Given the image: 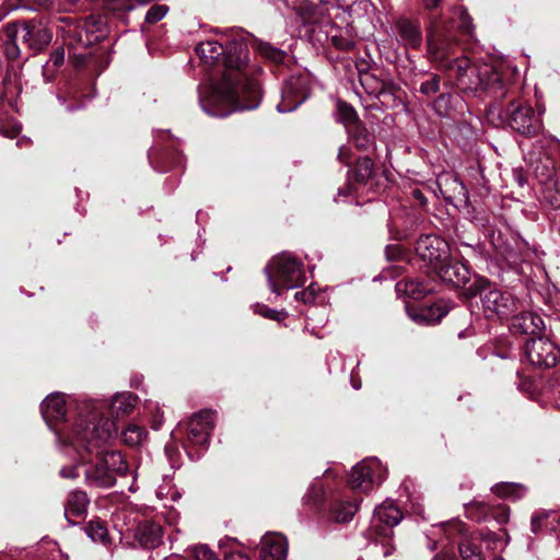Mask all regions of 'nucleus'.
I'll return each mask as SVG.
<instances>
[{
	"mask_svg": "<svg viewBox=\"0 0 560 560\" xmlns=\"http://www.w3.org/2000/svg\"><path fill=\"white\" fill-rule=\"evenodd\" d=\"M457 21L445 16L433 18L427 28V57L436 69L460 92L478 94L488 92L501 100L508 94V85L502 73L491 65H476L466 56L454 57V28L470 33L471 19L464 9H455Z\"/></svg>",
	"mask_w": 560,
	"mask_h": 560,
	"instance_id": "f03ea898",
	"label": "nucleus"
},
{
	"mask_svg": "<svg viewBox=\"0 0 560 560\" xmlns=\"http://www.w3.org/2000/svg\"><path fill=\"white\" fill-rule=\"evenodd\" d=\"M365 91L374 95L383 106L394 107L397 105V86L393 82L381 81L373 74L365 73L360 78Z\"/></svg>",
	"mask_w": 560,
	"mask_h": 560,
	"instance_id": "4468645a",
	"label": "nucleus"
},
{
	"mask_svg": "<svg viewBox=\"0 0 560 560\" xmlns=\"http://www.w3.org/2000/svg\"><path fill=\"white\" fill-rule=\"evenodd\" d=\"M167 11H168V8L166 5L154 4L148 10V12L145 14V21L148 23H156L165 16Z\"/></svg>",
	"mask_w": 560,
	"mask_h": 560,
	"instance_id": "58836bf2",
	"label": "nucleus"
},
{
	"mask_svg": "<svg viewBox=\"0 0 560 560\" xmlns=\"http://www.w3.org/2000/svg\"><path fill=\"white\" fill-rule=\"evenodd\" d=\"M439 276L443 281L460 287L468 282L470 272L465 264L460 261H450L440 267Z\"/></svg>",
	"mask_w": 560,
	"mask_h": 560,
	"instance_id": "aec40b11",
	"label": "nucleus"
},
{
	"mask_svg": "<svg viewBox=\"0 0 560 560\" xmlns=\"http://www.w3.org/2000/svg\"><path fill=\"white\" fill-rule=\"evenodd\" d=\"M253 311L254 313L259 314L262 317L273 319L277 322L282 320L285 317V313L269 308L267 305L260 303L254 304Z\"/></svg>",
	"mask_w": 560,
	"mask_h": 560,
	"instance_id": "4c0bfd02",
	"label": "nucleus"
},
{
	"mask_svg": "<svg viewBox=\"0 0 560 560\" xmlns=\"http://www.w3.org/2000/svg\"><path fill=\"white\" fill-rule=\"evenodd\" d=\"M479 296L482 312L489 319L508 318L517 310V301L510 292L501 291L490 284L480 287Z\"/></svg>",
	"mask_w": 560,
	"mask_h": 560,
	"instance_id": "0eeeda50",
	"label": "nucleus"
},
{
	"mask_svg": "<svg viewBox=\"0 0 560 560\" xmlns=\"http://www.w3.org/2000/svg\"><path fill=\"white\" fill-rule=\"evenodd\" d=\"M308 79L305 75H291L285 80L281 90V101L277 104L279 113H290L296 109L308 96Z\"/></svg>",
	"mask_w": 560,
	"mask_h": 560,
	"instance_id": "9d476101",
	"label": "nucleus"
},
{
	"mask_svg": "<svg viewBox=\"0 0 560 560\" xmlns=\"http://www.w3.org/2000/svg\"><path fill=\"white\" fill-rule=\"evenodd\" d=\"M544 110V108L538 107L536 114L530 105L513 98L506 106L498 103L491 104L488 109V117L492 121L497 119L499 125L508 126L521 136L534 137L542 129L540 116Z\"/></svg>",
	"mask_w": 560,
	"mask_h": 560,
	"instance_id": "20e7f679",
	"label": "nucleus"
},
{
	"mask_svg": "<svg viewBox=\"0 0 560 560\" xmlns=\"http://www.w3.org/2000/svg\"><path fill=\"white\" fill-rule=\"evenodd\" d=\"M418 256L429 264L443 261L447 256V244L444 240L434 234L421 235L415 246Z\"/></svg>",
	"mask_w": 560,
	"mask_h": 560,
	"instance_id": "f8f14e48",
	"label": "nucleus"
},
{
	"mask_svg": "<svg viewBox=\"0 0 560 560\" xmlns=\"http://www.w3.org/2000/svg\"><path fill=\"white\" fill-rule=\"evenodd\" d=\"M255 50L260 54L264 58L275 62L281 63L285 58V52L270 43L255 39L254 40Z\"/></svg>",
	"mask_w": 560,
	"mask_h": 560,
	"instance_id": "cd10ccee",
	"label": "nucleus"
},
{
	"mask_svg": "<svg viewBox=\"0 0 560 560\" xmlns=\"http://www.w3.org/2000/svg\"><path fill=\"white\" fill-rule=\"evenodd\" d=\"M5 35L19 38L33 54L43 51L52 39L51 31L42 19L10 23Z\"/></svg>",
	"mask_w": 560,
	"mask_h": 560,
	"instance_id": "423d86ee",
	"label": "nucleus"
},
{
	"mask_svg": "<svg viewBox=\"0 0 560 560\" xmlns=\"http://www.w3.org/2000/svg\"><path fill=\"white\" fill-rule=\"evenodd\" d=\"M459 553L463 560H485L479 547L469 540L459 544Z\"/></svg>",
	"mask_w": 560,
	"mask_h": 560,
	"instance_id": "f704fd0d",
	"label": "nucleus"
},
{
	"mask_svg": "<svg viewBox=\"0 0 560 560\" xmlns=\"http://www.w3.org/2000/svg\"><path fill=\"white\" fill-rule=\"evenodd\" d=\"M492 491L501 498L516 501L526 494L527 489L521 483L503 482L493 486Z\"/></svg>",
	"mask_w": 560,
	"mask_h": 560,
	"instance_id": "bb28decb",
	"label": "nucleus"
},
{
	"mask_svg": "<svg viewBox=\"0 0 560 560\" xmlns=\"http://www.w3.org/2000/svg\"><path fill=\"white\" fill-rule=\"evenodd\" d=\"M545 327L544 320L537 313L522 312L512 318L511 329L523 335H536Z\"/></svg>",
	"mask_w": 560,
	"mask_h": 560,
	"instance_id": "6ab92c4d",
	"label": "nucleus"
},
{
	"mask_svg": "<svg viewBox=\"0 0 560 560\" xmlns=\"http://www.w3.org/2000/svg\"><path fill=\"white\" fill-rule=\"evenodd\" d=\"M288 553V540L278 533H270L262 537L260 542V557L262 560H284Z\"/></svg>",
	"mask_w": 560,
	"mask_h": 560,
	"instance_id": "f3484780",
	"label": "nucleus"
},
{
	"mask_svg": "<svg viewBox=\"0 0 560 560\" xmlns=\"http://www.w3.org/2000/svg\"><path fill=\"white\" fill-rule=\"evenodd\" d=\"M264 272L269 289L276 294L298 288L305 281L303 262L289 253L275 256L265 267Z\"/></svg>",
	"mask_w": 560,
	"mask_h": 560,
	"instance_id": "39448f33",
	"label": "nucleus"
},
{
	"mask_svg": "<svg viewBox=\"0 0 560 560\" xmlns=\"http://www.w3.org/2000/svg\"><path fill=\"white\" fill-rule=\"evenodd\" d=\"M18 7V0H0V20Z\"/></svg>",
	"mask_w": 560,
	"mask_h": 560,
	"instance_id": "49530a36",
	"label": "nucleus"
},
{
	"mask_svg": "<svg viewBox=\"0 0 560 560\" xmlns=\"http://www.w3.org/2000/svg\"><path fill=\"white\" fill-rule=\"evenodd\" d=\"M406 308L408 316L420 325H433L439 323L450 310L446 303L442 301L419 308H412L407 305Z\"/></svg>",
	"mask_w": 560,
	"mask_h": 560,
	"instance_id": "dca6fc26",
	"label": "nucleus"
},
{
	"mask_svg": "<svg viewBox=\"0 0 560 560\" xmlns=\"http://www.w3.org/2000/svg\"><path fill=\"white\" fill-rule=\"evenodd\" d=\"M441 77L439 74H430L429 79L420 84L419 91L421 94L430 97L440 92Z\"/></svg>",
	"mask_w": 560,
	"mask_h": 560,
	"instance_id": "c9c22d12",
	"label": "nucleus"
},
{
	"mask_svg": "<svg viewBox=\"0 0 560 560\" xmlns=\"http://www.w3.org/2000/svg\"><path fill=\"white\" fill-rule=\"evenodd\" d=\"M412 196L413 198L419 201L420 205H425L427 203V198L424 197L423 192L419 189H415L412 191Z\"/></svg>",
	"mask_w": 560,
	"mask_h": 560,
	"instance_id": "3c124183",
	"label": "nucleus"
},
{
	"mask_svg": "<svg viewBox=\"0 0 560 560\" xmlns=\"http://www.w3.org/2000/svg\"><path fill=\"white\" fill-rule=\"evenodd\" d=\"M442 0H422L424 7L427 9H434L436 8L440 3H441Z\"/></svg>",
	"mask_w": 560,
	"mask_h": 560,
	"instance_id": "6e6d98bb",
	"label": "nucleus"
},
{
	"mask_svg": "<svg viewBox=\"0 0 560 560\" xmlns=\"http://www.w3.org/2000/svg\"><path fill=\"white\" fill-rule=\"evenodd\" d=\"M368 141H369V140H368V137H366V135L364 133V135H362V136H359V137L355 139V144H357V147H358V148H362V149H363V148H365V147H366Z\"/></svg>",
	"mask_w": 560,
	"mask_h": 560,
	"instance_id": "603ef678",
	"label": "nucleus"
},
{
	"mask_svg": "<svg viewBox=\"0 0 560 560\" xmlns=\"http://www.w3.org/2000/svg\"><path fill=\"white\" fill-rule=\"evenodd\" d=\"M534 173L542 187L555 183L556 178L560 177L556 172L555 163L549 159L538 162L534 168Z\"/></svg>",
	"mask_w": 560,
	"mask_h": 560,
	"instance_id": "a878e982",
	"label": "nucleus"
},
{
	"mask_svg": "<svg viewBox=\"0 0 560 560\" xmlns=\"http://www.w3.org/2000/svg\"><path fill=\"white\" fill-rule=\"evenodd\" d=\"M358 510L354 501H341L334 506L332 517L337 523H347L352 520Z\"/></svg>",
	"mask_w": 560,
	"mask_h": 560,
	"instance_id": "c756f323",
	"label": "nucleus"
},
{
	"mask_svg": "<svg viewBox=\"0 0 560 560\" xmlns=\"http://www.w3.org/2000/svg\"><path fill=\"white\" fill-rule=\"evenodd\" d=\"M351 384H352V387L354 389H360L361 388V381L357 380L353 375V373L351 374Z\"/></svg>",
	"mask_w": 560,
	"mask_h": 560,
	"instance_id": "bf43d9fd",
	"label": "nucleus"
},
{
	"mask_svg": "<svg viewBox=\"0 0 560 560\" xmlns=\"http://www.w3.org/2000/svg\"><path fill=\"white\" fill-rule=\"evenodd\" d=\"M79 466L78 465H72V466H69V467H62L60 469V476L62 478H69V479H74L77 477H79Z\"/></svg>",
	"mask_w": 560,
	"mask_h": 560,
	"instance_id": "de8ad7c7",
	"label": "nucleus"
},
{
	"mask_svg": "<svg viewBox=\"0 0 560 560\" xmlns=\"http://www.w3.org/2000/svg\"><path fill=\"white\" fill-rule=\"evenodd\" d=\"M58 100H59L60 104H62V105H65V104H66V100H65V97H62V96H58Z\"/></svg>",
	"mask_w": 560,
	"mask_h": 560,
	"instance_id": "680f3d73",
	"label": "nucleus"
},
{
	"mask_svg": "<svg viewBox=\"0 0 560 560\" xmlns=\"http://www.w3.org/2000/svg\"><path fill=\"white\" fill-rule=\"evenodd\" d=\"M351 190V185L350 184H347L345 187L342 188H339L338 190V195L341 196V195H348Z\"/></svg>",
	"mask_w": 560,
	"mask_h": 560,
	"instance_id": "13d9d810",
	"label": "nucleus"
},
{
	"mask_svg": "<svg viewBox=\"0 0 560 560\" xmlns=\"http://www.w3.org/2000/svg\"><path fill=\"white\" fill-rule=\"evenodd\" d=\"M21 131V126L14 125L10 131H5L4 135L9 138L16 137Z\"/></svg>",
	"mask_w": 560,
	"mask_h": 560,
	"instance_id": "864d4df0",
	"label": "nucleus"
},
{
	"mask_svg": "<svg viewBox=\"0 0 560 560\" xmlns=\"http://www.w3.org/2000/svg\"><path fill=\"white\" fill-rule=\"evenodd\" d=\"M330 42L336 48L341 50H350L354 47V42L342 35H332Z\"/></svg>",
	"mask_w": 560,
	"mask_h": 560,
	"instance_id": "a19ab883",
	"label": "nucleus"
},
{
	"mask_svg": "<svg viewBox=\"0 0 560 560\" xmlns=\"http://www.w3.org/2000/svg\"><path fill=\"white\" fill-rule=\"evenodd\" d=\"M402 520L400 510L393 501H385L374 509L370 530L377 536L388 537L394 526Z\"/></svg>",
	"mask_w": 560,
	"mask_h": 560,
	"instance_id": "9b49d317",
	"label": "nucleus"
},
{
	"mask_svg": "<svg viewBox=\"0 0 560 560\" xmlns=\"http://www.w3.org/2000/svg\"><path fill=\"white\" fill-rule=\"evenodd\" d=\"M194 557L196 560H218L215 553L206 545L195 547Z\"/></svg>",
	"mask_w": 560,
	"mask_h": 560,
	"instance_id": "79ce46f5",
	"label": "nucleus"
},
{
	"mask_svg": "<svg viewBox=\"0 0 560 560\" xmlns=\"http://www.w3.org/2000/svg\"><path fill=\"white\" fill-rule=\"evenodd\" d=\"M548 517V513L545 512H537L533 514L530 520V527L533 533H538L540 528L542 527V523Z\"/></svg>",
	"mask_w": 560,
	"mask_h": 560,
	"instance_id": "c03bdc74",
	"label": "nucleus"
},
{
	"mask_svg": "<svg viewBox=\"0 0 560 560\" xmlns=\"http://www.w3.org/2000/svg\"><path fill=\"white\" fill-rule=\"evenodd\" d=\"M527 361L540 369L553 368L560 360V349L548 338H530L524 346Z\"/></svg>",
	"mask_w": 560,
	"mask_h": 560,
	"instance_id": "6e6552de",
	"label": "nucleus"
},
{
	"mask_svg": "<svg viewBox=\"0 0 560 560\" xmlns=\"http://www.w3.org/2000/svg\"><path fill=\"white\" fill-rule=\"evenodd\" d=\"M396 31L406 47L419 48L421 46L422 34L419 24L401 19L396 23Z\"/></svg>",
	"mask_w": 560,
	"mask_h": 560,
	"instance_id": "4be33fe9",
	"label": "nucleus"
},
{
	"mask_svg": "<svg viewBox=\"0 0 560 560\" xmlns=\"http://www.w3.org/2000/svg\"><path fill=\"white\" fill-rule=\"evenodd\" d=\"M147 435L145 429L136 423L128 424L121 432L124 443L132 447L141 445L145 441Z\"/></svg>",
	"mask_w": 560,
	"mask_h": 560,
	"instance_id": "c85d7f7f",
	"label": "nucleus"
},
{
	"mask_svg": "<svg viewBox=\"0 0 560 560\" xmlns=\"http://www.w3.org/2000/svg\"><path fill=\"white\" fill-rule=\"evenodd\" d=\"M137 397L131 393L117 394L112 398L109 409L113 416L119 418L132 411Z\"/></svg>",
	"mask_w": 560,
	"mask_h": 560,
	"instance_id": "b1692460",
	"label": "nucleus"
},
{
	"mask_svg": "<svg viewBox=\"0 0 560 560\" xmlns=\"http://www.w3.org/2000/svg\"><path fill=\"white\" fill-rule=\"evenodd\" d=\"M230 560H248V558H246L244 556H237L236 558H232Z\"/></svg>",
	"mask_w": 560,
	"mask_h": 560,
	"instance_id": "052dcab7",
	"label": "nucleus"
},
{
	"mask_svg": "<svg viewBox=\"0 0 560 560\" xmlns=\"http://www.w3.org/2000/svg\"><path fill=\"white\" fill-rule=\"evenodd\" d=\"M324 497V490L322 486L316 483L312 485L303 500L305 504H317Z\"/></svg>",
	"mask_w": 560,
	"mask_h": 560,
	"instance_id": "ea45409f",
	"label": "nucleus"
},
{
	"mask_svg": "<svg viewBox=\"0 0 560 560\" xmlns=\"http://www.w3.org/2000/svg\"><path fill=\"white\" fill-rule=\"evenodd\" d=\"M386 478V469L377 458H368L355 465L350 474L349 483L352 489L368 491L373 485Z\"/></svg>",
	"mask_w": 560,
	"mask_h": 560,
	"instance_id": "1a4fd4ad",
	"label": "nucleus"
},
{
	"mask_svg": "<svg viewBox=\"0 0 560 560\" xmlns=\"http://www.w3.org/2000/svg\"><path fill=\"white\" fill-rule=\"evenodd\" d=\"M493 517L498 523L504 524L509 521L510 511L505 505H499L495 510H493Z\"/></svg>",
	"mask_w": 560,
	"mask_h": 560,
	"instance_id": "a18cd8bd",
	"label": "nucleus"
},
{
	"mask_svg": "<svg viewBox=\"0 0 560 560\" xmlns=\"http://www.w3.org/2000/svg\"><path fill=\"white\" fill-rule=\"evenodd\" d=\"M63 36L66 44L73 49L86 48L101 37V35L90 30L88 22L68 24L63 30Z\"/></svg>",
	"mask_w": 560,
	"mask_h": 560,
	"instance_id": "2eb2a0df",
	"label": "nucleus"
},
{
	"mask_svg": "<svg viewBox=\"0 0 560 560\" xmlns=\"http://www.w3.org/2000/svg\"><path fill=\"white\" fill-rule=\"evenodd\" d=\"M382 550H383L384 557H388L393 553L394 547L389 542H385L382 545Z\"/></svg>",
	"mask_w": 560,
	"mask_h": 560,
	"instance_id": "5fc2aeb1",
	"label": "nucleus"
},
{
	"mask_svg": "<svg viewBox=\"0 0 560 560\" xmlns=\"http://www.w3.org/2000/svg\"><path fill=\"white\" fill-rule=\"evenodd\" d=\"M127 10H132V5L126 7Z\"/></svg>",
	"mask_w": 560,
	"mask_h": 560,
	"instance_id": "338daca9",
	"label": "nucleus"
},
{
	"mask_svg": "<svg viewBox=\"0 0 560 560\" xmlns=\"http://www.w3.org/2000/svg\"><path fill=\"white\" fill-rule=\"evenodd\" d=\"M469 295H475L476 292H471V288H468Z\"/></svg>",
	"mask_w": 560,
	"mask_h": 560,
	"instance_id": "0e129e2a",
	"label": "nucleus"
},
{
	"mask_svg": "<svg viewBox=\"0 0 560 560\" xmlns=\"http://www.w3.org/2000/svg\"><path fill=\"white\" fill-rule=\"evenodd\" d=\"M136 538L147 549H154L162 542V527L153 522L145 521L137 527Z\"/></svg>",
	"mask_w": 560,
	"mask_h": 560,
	"instance_id": "412c9836",
	"label": "nucleus"
},
{
	"mask_svg": "<svg viewBox=\"0 0 560 560\" xmlns=\"http://www.w3.org/2000/svg\"><path fill=\"white\" fill-rule=\"evenodd\" d=\"M63 61H65V51H63V49H56L51 54L50 59H49V62H51L56 68H58L61 65H63Z\"/></svg>",
	"mask_w": 560,
	"mask_h": 560,
	"instance_id": "09e8293b",
	"label": "nucleus"
},
{
	"mask_svg": "<svg viewBox=\"0 0 560 560\" xmlns=\"http://www.w3.org/2000/svg\"><path fill=\"white\" fill-rule=\"evenodd\" d=\"M19 43H21L19 38H15L13 36H7L3 49L7 58L11 61H14L21 57V49L19 47Z\"/></svg>",
	"mask_w": 560,
	"mask_h": 560,
	"instance_id": "e433bc0d",
	"label": "nucleus"
},
{
	"mask_svg": "<svg viewBox=\"0 0 560 560\" xmlns=\"http://www.w3.org/2000/svg\"><path fill=\"white\" fill-rule=\"evenodd\" d=\"M294 298L296 301H301L305 304L312 303L315 300V291L313 285H310L306 290L296 292Z\"/></svg>",
	"mask_w": 560,
	"mask_h": 560,
	"instance_id": "37998d69",
	"label": "nucleus"
},
{
	"mask_svg": "<svg viewBox=\"0 0 560 560\" xmlns=\"http://www.w3.org/2000/svg\"><path fill=\"white\" fill-rule=\"evenodd\" d=\"M433 560H442L440 556L434 557Z\"/></svg>",
	"mask_w": 560,
	"mask_h": 560,
	"instance_id": "69168bd1",
	"label": "nucleus"
},
{
	"mask_svg": "<svg viewBox=\"0 0 560 560\" xmlns=\"http://www.w3.org/2000/svg\"><path fill=\"white\" fill-rule=\"evenodd\" d=\"M542 200L553 209H560V177L541 190Z\"/></svg>",
	"mask_w": 560,
	"mask_h": 560,
	"instance_id": "7c9ffc66",
	"label": "nucleus"
},
{
	"mask_svg": "<svg viewBox=\"0 0 560 560\" xmlns=\"http://www.w3.org/2000/svg\"><path fill=\"white\" fill-rule=\"evenodd\" d=\"M103 404L85 402L80 408L75 423L68 430L54 428L67 455H77L80 464L95 454V463L85 468V481L90 486L110 488L117 476H125L128 464L119 451L108 448L117 435L114 421L102 416Z\"/></svg>",
	"mask_w": 560,
	"mask_h": 560,
	"instance_id": "f257e3e1",
	"label": "nucleus"
},
{
	"mask_svg": "<svg viewBox=\"0 0 560 560\" xmlns=\"http://www.w3.org/2000/svg\"><path fill=\"white\" fill-rule=\"evenodd\" d=\"M75 108H77V107H73V106H67V110H68V112H73V110H75Z\"/></svg>",
	"mask_w": 560,
	"mask_h": 560,
	"instance_id": "e2e57ef3",
	"label": "nucleus"
},
{
	"mask_svg": "<svg viewBox=\"0 0 560 560\" xmlns=\"http://www.w3.org/2000/svg\"><path fill=\"white\" fill-rule=\"evenodd\" d=\"M213 429V413L202 410L195 413L188 422V441L195 446L207 447Z\"/></svg>",
	"mask_w": 560,
	"mask_h": 560,
	"instance_id": "ddd939ff",
	"label": "nucleus"
},
{
	"mask_svg": "<svg viewBox=\"0 0 560 560\" xmlns=\"http://www.w3.org/2000/svg\"><path fill=\"white\" fill-rule=\"evenodd\" d=\"M199 58L209 66L221 59L225 71L220 82L207 90L199 89V104L214 117H225L236 110H250L259 106L260 85L247 77L248 48L242 42H232L225 48L215 40L201 42L196 47Z\"/></svg>",
	"mask_w": 560,
	"mask_h": 560,
	"instance_id": "7ed1b4c3",
	"label": "nucleus"
},
{
	"mask_svg": "<svg viewBox=\"0 0 560 560\" xmlns=\"http://www.w3.org/2000/svg\"><path fill=\"white\" fill-rule=\"evenodd\" d=\"M86 533L89 537L95 542H101L104 545L108 542L107 528L100 521H91L88 525Z\"/></svg>",
	"mask_w": 560,
	"mask_h": 560,
	"instance_id": "473e14b6",
	"label": "nucleus"
},
{
	"mask_svg": "<svg viewBox=\"0 0 560 560\" xmlns=\"http://www.w3.org/2000/svg\"><path fill=\"white\" fill-rule=\"evenodd\" d=\"M161 424H162V417H160L158 413L154 415L153 420H152V429L156 431L161 428Z\"/></svg>",
	"mask_w": 560,
	"mask_h": 560,
	"instance_id": "4d7b16f0",
	"label": "nucleus"
},
{
	"mask_svg": "<svg viewBox=\"0 0 560 560\" xmlns=\"http://www.w3.org/2000/svg\"><path fill=\"white\" fill-rule=\"evenodd\" d=\"M338 120L341 121L346 127H350L358 121V115L354 108L345 102H338L337 104Z\"/></svg>",
	"mask_w": 560,
	"mask_h": 560,
	"instance_id": "72a5a7b5",
	"label": "nucleus"
},
{
	"mask_svg": "<svg viewBox=\"0 0 560 560\" xmlns=\"http://www.w3.org/2000/svg\"><path fill=\"white\" fill-rule=\"evenodd\" d=\"M338 160L342 163L349 164V149L346 147L339 148Z\"/></svg>",
	"mask_w": 560,
	"mask_h": 560,
	"instance_id": "8fccbe9b",
	"label": "nucleus"
},
{
	"mask_svg": "<svg viewBox=\"0 0 560 560\" xmlns=\"http://www.w3.org/2000/svg\"><path fill=\"white\" fill-rule=\"evenodd\" d=\"M373 161L370 158L359 159L353 171L354 179L361 184L365 183L373 174Z\"/></svg>",
	"mask_w": 560,
	"mask_h": 560,
	"instance_id": "2f4dec72",
	"label": "nucleus"
},
{
	"mask_svg": "<svg viewBox=\"0 0 560 560\" xmlns=\"http://www.w3.org/2000/svg\"><path fill=\"white\" fill-rule=\"evenodd\" d=\"M66 401L61 394L48 395L40 405V411L46 423L54 428V422H57L66 416Z\"/></svg>",
	"mask_w": 560,
	"mask_h": 560,
	"instance_id": "a211bd4d",
	"label": "nucleus"
},
{
	"mask_svg": "<svg viewBox=\"0 0 560 560\" xmlns=\"http://www.w3.org/2000/svg\"><path fill=\"white\" fill-rule=\"evenodd\" d=\"M88 505L89 499L84 491H71L65 504V517L70 524H75L71 521V517H82L86 513Z\"/></svg>",
	"mask_w": 560,
	"mask_h": 560,
	"instance_id": "5701e85b",
	"label": "nucleus"
},
{
	"mask_svg": "<svg viewBox=\"0 0 560 560\" xmlns=\"http://www.w3.org/2000/svg\"><path fill=\"white\" fill-rule=\"evenodd\" d=\"M396 289L398 292H406L413 300H420L432 291L429 284L417 279L399 281Z\"/></svg>",
	"mask_w": 560,
	"mask_h": 560,
	"instance_id": "393cba45",
	"label": "nucleus"
}]
</instances>
